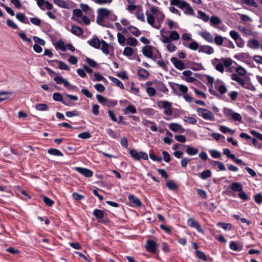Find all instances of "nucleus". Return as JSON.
I'll return each mask as SVG.
<instances>
[{
  "label": "nucleus",
  "mask_w": 262,
  "mask_h": 262,
  "mask_svg": "<svg viewBox=\"0 0 262 262\" xmlns=\"http://www.w3.org/2000/svg\"><path fill=\"white\" fill-rule=\"evenodd\" d=\"M181 9L183 10L184 13L187 15L192 16L194 15V12L193 9L190 6V5L185 1L183 3L182 7L181 8Z\"/></svg>",
  "instance_id": "18"
},
{
  "label": "nucleus",
  "mask_w": 262,
  "mask_h": 262,
  "mask_svg": "<svg viewBox=\"0 0 262 262\" xmlns=\"http://www.w3.org/2000/svg\"><path fill=\"white\" fill-rule=\"evenodd\" d=\"M74 169L78 172L83 175L86 178H90L93 176V172L90 169L80 167H75Z\"/></svg>",
  "instance_id": "15"
},
{
  "label": "nucleus",
  "mask_w": 262,
  "mask_h": 262,
  "mask_svg": "<svg viewBox=\"0 0 262 262\" xmlns=\"http://www.w3.org/2000/svg\"><path fill=\"white\" fill-rule=\"evenodd\" d=\"M54 3L61 8L68 9L69 8V4L63 0H54Z\"/></svg>",
  "instance_id": "33"
},
{
  "label": "nucleus",
  "mask_w": 262,
  "mask_h": 262,
  "mask_svg": "<svg viewBox=\"0 0 262 262\" xmlns=\"http://www.w3.org/2000/svg\"><path fill=\"white\" fill-rule=\"evenodd\" d=\"M215 88L221 94L226 93L227 91V88L224 84L216 85Z\"/></svg>",
  "instance_id": "48"
},
{
  "label": "nucleus",
  "mask_w": 262,
  "mask_h": 262,
  "mask_svg": "<svg viewBox=\"0 0 262 262\" xmlns=\"http://www.w3.org/2000/svg\"><path fill=\"white\" fill-rule=\"evenodd\" d=\"M236 46L239 48H243L245 45V41L241 36L235 40Z\"/></svg>",
  "instance_id": "60"
},
{
  "label": "nucleus",
  "mask_w": 262,
  "mask_h": 262,
  "mask_svg": "<svg viewBox=\"0 0 262 262\" xmlns=\"http://www.w3.org/2000/svg\"><path fill=\"white\" fill-rule=\"evenodd\" d=\"M211 156L214 158H220L221 157V153L215 149H211L209 150Z\"/></svg>",
  "instance_id": "56"
},
{
  "label": "nucleus",
  "mask_w": 262,
  "mask_h": 262,
  "mask_svg": "<svg viewBox=\"0 0 262 262\" xmlns=\"http://www.w3.org/2000/svg\"><path fill=\"white\" fill-rule=\"evenodd\" d=\"M211 64L217 71L223 73L224 68L223 63L221 59L215 58L211 60Z\"/></svg>",
  "instance_id": "10"
},
{
  "label": "nucleus",
  "mask_w": 262,
  "mask_h": 262,
  "mask_svg": "<svg viewBox=\"0 0 262 262\" xmlns=\"http://www.w3.org/2000/svg\"><path fill=\"white\" fill-rule=\"evenodd\" d=\"M221 60L223 63L224 67L229 68L233 63V61L230 58H222Z\"/></svg>",
  "instance_id": "37"
},
{
  "label": "nucleus",
  "mask_w": 262,
  "mask_h": 262,
  "mask_svg": "<svg viewBox=\"0 0 262 262\" xmlns=\"http://www.w3.org/2000/svg\"><path fill=\"white\" fill-rule=\"evenodd\" d=\"M177 86L179 91L181 92L184 93V94L187 93V92H188V89L186 85L183 84H177Z\"/></svg>",
  "instance_id": "58"
},
{
  "label": "nucleus",
  "mask_w": 262,
  "mask_h": 262,
  "mask_svg": "<svg viewBox=\"0 0 262 262\" xmlns=\"http://www.w3.org/2000/svg\"><path fill=\"white\" fill-rule=\"evenodd\" d=\"M167 25L169 29H171L172 28H178L179 27V25L177 23L174 22L172 20L167 19Z\"/></svg>",
  "instance_id": "50"
},
{
  "label": "nucleus",
  "mask_w": 262,
  "mask_h": 262,
  "mask_svg": "<svg viewBox=\"0 0 262 262\" xmlns=\"http://www.w3.org/2000/svg\"><path fill=\"white\" fill-rule=\"evenodd\" d=\"M184 2L182 0H171L170 4L171 6H176L181 9Z\"/></svg>",
  "instance_id": "43"
},
{
  "label": "nucleus",
  "mask_w": 262,
  "mask_h": 262,
  "mask_svg": "<svg viewBox=\"0 0 262 262\" xmlns=\"http://www.w3.org/2000/svg\"><path fill=\"white\" fill-rule=\"evenodd\" d=\"M78 137L81 139H87L91 137V135L89 132H85L79 134L78 135Z\"/></svg>",
  "instance_id": "49"
},
{
  "label": "nucleus",
  "mask_w": 262,
  "mask_h": 262,
  "mask_svg": "<svg viewBox=\"0 0 262 262\" xmlns=\"http://www.w3.org/2000/svg\"><path fill=\"white\" fill-rule=\"evenodd\" d=\"M117 38L118 42L121 45L123 46L126 39L125 36L120 33H118L117 34Z\"/></svg>",
  "instance_id": "47"
},
{
  "label": "nucleus",
  "mask_w": 262,
  "mask_h": 262,
  "mask_svg": "<svg viewBox=\"0 0 262 262\" xmlns=\"http://www.w3.org/2000/svg\"><path fill=\"white\" fill-rule=\"evenodd\" d=\"M37 4L38 7L42 10H50L52 9V5L48 1L45 0H37Z\"/></svg>",
  "instance_id": "13"
},
{
  "label": "nucleus",
  "mask_w": 262,
  "mask_h": 262,
  "mask_svg": "<svg viewBox=\"0 0 262 262\" xmlns=\"http://www.w3.org/2000/svg\"><path fill=\"white\" fill-rule=\"evenodd\" d=\"M35 108L40 111H46L48 109V106L46 104H37L35 105Z\"/></svg>",
  "instance_id": "52"
},
{
  "label": "nucleus",
  "mask_w": 262,
  "mask_h": 262,
  "mask_svg": "<svg viewBox=\"0 0 262 262\" xmlns=\"http://www.w3.org/2000/svg\"><path fill=\"white\" fill-rule=\"evenodd\" d=\"M53 98L57 101H62L63 98L61 94L59 93H55L53 95Z\"/></svg>",
  "instance_id": "64"
},
{
  "label": "nucleus",
  "mask_w": 262,
  "mask_h": 262,
  "mask_svg": "<svg viewBox=\"0 0 262 262\" xmlns=\"http://www.w3.org/2000/svg\"><path fill=\"white\" fill-rule=\"evenodd\" d=\"M198 17L203 20L205 21H208L209 20V17L205 13L202 12L201 10H199Z\"/></svg>",
  "instance_id": "35"
},
{
  "label": "nucleus",
  "mask_w": 262,
  "mask_h": 262,
  "mask_svg": "<svg viewBox=\"0 0 262 262\" xmlns=\"http://www.w3.org/2000/svg\"><path fill=\"white\" fill-rule=\"evenodd\" d=\"M54 80L58 84L63 83L65 87L68 88L70 90H73L76 88L75 86L71 85L70 82L66 79L63 78L61 76L55 77Z\"/></svg>",
  "instance_id": "8"
},
{
  "label": "nucleus",
  "mask_w": 262,
  "mask_h": 262,
  "mask_svg": "<svg viewBox=\"0 0 262 262\" xmlns=\"http://www.w3.org/2000/svg\"><path fill=\"white\" fill-rule=\"evenodd\" d=\"M211 173L209 170H206L200 174V177L203 179H206L211 176Z\"/></svg>",
  "instance_id": "51"
},
{
  "label": "nucleus",
  "mask_w": 262,
  "mask_h": 262,
  "mask_svg": "<svg viewBox=\"0 0 262 262\" xmlns=\"http://www.w3.org/2000/svg\"><path fill=\"white\" fill-rule=\"evenodd\" d=\"M223 113L225 116L230 117L234 121L241 122L242 120L241 115L230 108H224Z\"/></svg>",
  "instance_id": "6"
},
{
  "label": "nucleus",
  "mask_w": 262,
  "mask_h": 262,
  "mask_svg": "<svg viewBox=\"0 0 262 262\" xmlns=\"http://www.w3.org/2000/svg\"><path fill=\"white\" fill-rule=\"evenodd\" d=\"M128 200L130 206L132 207H139L142 206V203L140 199L133 194L129 195Z\"/></svg>",
  "instance_id": "14"
},
{
  "label": "nucleus",
  "mask_w": 262,
  "mask_h": 262,
  "mask_svg": "<svg viewBox=\"0 0 262 262\" xmlns=\"http://www.w3.org/2000/svg\"><path fill=\"white\" fill-rule=\"evenodd\" d=\"M199 247H194V254L195 256L200 260L204 261H207L208 260L207 257L204 252L199 250L198 249Z\"/></svg>",
  "instance_id": "20"
},
{
  "label": "nucleus",
  "mask_w": 262,
  "mask_h": 262,
  "mask_svg": "<svg viewBox=\"0 0 262 262\" xmlns=\"http://www.w3.org/2000/svg\"><path fill=\"white\" fill-rule=\"evenodd\" d=\"M88 42L90 46L96 49H100L101 45V41L97 37H95L92 39L89 40Z\"/></svg>",
  "instance_id": "23"
},
{
  "label": "nucleus",
  "mask_w": 262,
  "mask_h": 262,
  "mask_svg": "<svg viewBox=\"0 0 262 262\" xmlns=\"http://www.w3.org/2000/svg\"><path fill=\"white\" fill-rule=\"evenodd\" d=\"M199 53H203L208 55H211L214 52V49L210 46L201 45L199 48Z\"/></svg>",
  "instance_id": "16"
},
{
  "label": "nucleus",
  "mask_w": 262,
  "mask_h": 262,
  "mask_svg": "<svg viewBox=\"0 0 262 262\" xmlns=\"http://www.w3.org/2000/svg\"><path fill=\"white\" fill-rule=\"evenodd\" d=\"M134 54V50L129 47H127L124 48L123 52V54L127 57H130Z\"/></svg>",
  "instance_id": "38"
},
{
  "label": "nucleus",
  "mask_w": 262,
  "mask_h": 262,
  "mask_svg": "<svg viewBox=\"0 0 262 262\" xmlns=\"http://www.w3.org/2000/svg\"><path fill=\"white\" fill-rule=\"evenodd\" d=\"M94 215L98 219H102L103 217V212L99 209H95L93 211Z\"/></svg>",
  "instance_id": "55"
},
{
  "label": "nucleus",
  "mask_w": 262,
  "mask_h": 262,
  "mask_svg": "<svg viewBox=\"0 0 262 262\" xmlns=\"http://www.w3.org/2000/svg\"><path fill=\"white\" fill-rule=\"evenodd\" d=\"M146 14L147 23L152 27L157 29H160L165 18L164 13L161 12L154 15L148 14V13Z\"/></svg>",
  "instance_id": "2"
},
{
  "label": "nucleus",
  "mask_w": 262,
  "mask_h": 262,
  "mask_svg": "<svg viewBox=\"0 0 262 262\" xmlns=\"http://www.w3.org/2000/svg\"><path fill=\"white\" fill-rule=\"evenodd\" d=\"M187 224L189 226L192 228H195L199 232H203V230L202 229L201 225L197 221H195L194 219H189L187 220Z\"/></svg>",
  "instance_id": "12"
},
{
  "label": "nucleus",
  "mask_w": 262,
  "mask_h": 262,
  "mask_svg": "<svg viewBox=\"0 0 262 262\" xmlns=\"http://www.w3.org/2000/svg\"><path fill=\"white\" fill-rule=\"evenodd\" d=\"M199 35L206 41L210 43L213 42V36L210 32L207 31H204L199 32Z\"/></svg>",
  "instance_id": "21"
},
{
  "label": "nucleus",
  "mask_w": 262,
  "mask_h": 262,
  "mask_svg": "<svg viewBox=\"0 0 262 262\" xmlns=\"http://www.w3.org/2000/svg\"><path fill=\"white\" fill-rule=\"evenodd\" d=\"M217 225L226 231L230 230L232 227V225L230 223H219Z\"/></svg>",
  "instance_id": "42"
},
{
  "label": "nucleus",
  "mask_w": 262,
  "mask_h": 262,
  "mask_svg": "<svg viewBox=\"0 0 262 262\" xmlns=\"http://www.w3.org/2000/svg\"><path fill=\"white\" fill-rule=\"evenodd\" d=\"M54 46L57 50H61L62 51H66L67 50L66 45L61 40L54 42Z\"/></svg>",
  "instance_id": "25"
},
{
  "label": "nucleus",
  "mask_w": 262,
  "mask_h": 262,
  "mask_svg": "<svg viewBox=\"0 0 262 262\" xmlns=\"http://www.w3.org/2000/svg\"><path fill=\"white\" fill-rule=\"evenodd\" d=\"M94 88L98 92L100 93L103 92L105 90V87L101 83H97L95 84Z\"/></svg>",
  "instance_id": "61"
},
{
  "label": "nucleus",
  "mask_w": 262,
  "mask_h": 262,
  "mask_svg": "<svg viewBox=\"0 0 262 262\" xmlns=\"http://www.w3.org/2000/svg\"><path fill=\"white\" fill-rule=\"evenodd\" d=\"M129 154L130 156L136 160H140L141 159L147 160L148 158L147 153L143 151L138 152L135 149L130 150Z\"/></svg>",
  "instance_id": "7"
},
{
  "label": "nucleus",
  "mask_w": 262,
  "mask_h": 262,
  "mask_svg": "<svg viewBox=\"0 0 262 262\" xmlns=\"http://www.w3.org/2000/svg\"><path fill=\"white\" fill-rule=\"evenodd\" d=\"M169 129L173 132L184 133L185 129L182 126L177 123H171L169 124Z\"/></svg>",
  "instance_id": "19"
},
{
  "label": "nucleus",
  "mask_w": 262,
  "mask_h": 262,
  "mask_svg": "<svg viewBox=\"0 0 262 262\" xmlns=\"http://www.w3.org/2000/svg\"><path fill=\"white\" fill-rule=\"evenodd\" d=\"M123 111L125 115L135 114L137 112V110L135 107L132 105L127 106L125 108L123 109Z\"/></svg>",
  "instance_id": "27"
},
{
  "label": "nucleus",
  "mask_w": 262,
  "mask_h": 262,
  "mask_svg": "<svg viewBox=\"0 0 262 262\" xmlns=\"http://www.w3.org/2000/svg\"><path fill=\"white\" fill-rule=\"evenodd\" d=\"M158 106L164 110V114L167 116V117L165 118V119L169 120L171 119V116L173 114V110L172 107V103L169 101L164 100L161 101L158 103Z\"/></svg>",
  "instance_id": "4"
},
{
  "label": "nucleus",
  "mask_w": 262,
  "mask_h": 262,
  "mask_svg": "<svg viewBox=\"0 0 262 262\" xmlns=\"http://www.w3.org/2000/svg\"><path fill=\"white\" fill-rule=\"evenodd\" d=\"M128 31L135 36H138L141 34L140 31L135 27L129 26L127 28Z\"/></svg>",
  "instance_id": "32"
},
{
  "label": "nucleus",
  "mask_w": 262,
  "mask_h": 262,
  "mask_svg": "<svg viewBox=\"0 0 262 262\" xmlns=\"http://www.w3.org/2000/svg\"><path fill=\"white\" fill-rule=\"evenodd\" d=\"M110 79L117 86L119 87L121 89H124V86L122 82L119 79L113 77H109Z\"/></svg>",
  "instance_id": "34"
},
{
  "label": "nucleus",
  "mask_w": 262,
  "mask_h": 262,
  "mask_svg": "<svg viewBox=\"0 0 262 262\" xmlns=\"http://www.w3.org/2000/svg\"><path fill=\"white\" fill-rule=\"evenodd\" d=\"M71 32L74 35L80 36L82 34V29L77 26H72L71 29Z\"/></svg>",
  "instance_id": "26"
},
{
  "label": "nucleus",
  "mask_w": 262,
  "mask_h": 262,
  "mask_svg": "<svg viewBox=\"0 0 262 262\" xmlns=\"http://www.w3.org/2000/svg\"><path fill=\"white\" fill-rule=\"evenodd\" d=\"M170 61L174 67L178 70H182L185 69V64L184 62L179 59L173 57L171 58Z\"/></svg>",
  "instance_id": "17"
},
{
  "label": "nucleus",
  "mask_w": 262,
  "mask_h": 262,
  "mask_svg": "<svg viewBox=\"0 0 262 262\" xmlns=\"http://www.w3.org/2000/svg\"><path fill=\"white\" fill-rule=\"evenodd\" d=\"M235 71L240 76H245L247 72L246 70L240 66L236 68Z\"/></svg>",
  "instance_id": "46"
},
{
  "label": "nucleus",
  "mask_w": 262,
  "mask_h": 262,
  "mask_svg": "<svg viewBox=\"0 0 262 262\" xmlns=\"http://www.w3.org/2000/svg\"><path fill=\"white\" fill-rule=\"evenodd\" d=\"M210 23L212 25H216L221 23V19L216 16H212L210 19Z\"/></svg>",
  "instance_id": "53"
},
{
  "label": "nucleus",
  "mask_w": 262,
  "mask_h": 262,
  "mask_svg": "<svg viewBox=\"0 0 262 262\" xmlns=\"http://www.w3.org/2000/svg\"><path fill=\"white\" fill-rule=\"evenodd\" d=\"M183 121L191 124H195L197 122V120L195 118L186 116L184 117Z\"/></svg>",
  "instance_id": "44"
},
{
  "label": "nucleus",
  "mask_w": 262,
  "mask_h": 262,
  "mask_svg": "<svg viewBox=\"0 0 262 262\" xmlns=\"http://www.w3.org/2000/svg\"><path fill=\"white\" fill-rule=\"evenodd\" d=\"M196 112L199 116L202 117L205 120L214 121L215 116L214 114L209 110L204 108H198Z\"/></svg>",
  "instance_id": "5"
},
{
  "label": "nucleus",
  "mask_w": 262,
  "mask_h": 262,
  "mask_svg": "<svg viewBox=\"0 0 262 262\" xmlns=\"http://www.w3.org/2000/svg\"><path fill=\"white\" fill-rule=\"evenodd\" d=\"M16 17L18 20H19L20 21H21L23 23H25V24L28 23V21L26 16L23 13H19L16 14Z\"/></svg>",
  "instance_id": "39"
},
{
  "label": "nucleus",
  "mask_w": 262,
  "mask_h": 262,
  "mask_svg": "<svg viewBox=\"0 0 262 262\" xmlns=\"http://www.w3.org/2000/svg\"><path fill=\"white\" fill-rule=\"evenodd\" d=\"M166 186L170 190H174L177 189V185L172 181H168L166 184Z\"/></svg>",
  "instance_id": "54"
},
{
  "label": "nucleus",
  "mask_w": 262,
  "mask_h": 262,
  "mask_svg": "<svg viewBox=\"0 0 262 262\" xmlns=\"http://www.w3.org/2000/svg\"><path fill=\"white\" fill-rule=\"evenodd\" d=\"M117 19V16L115 15L112 10L105 8H101L98 10L97 22L98 24L104 26V23L107 20L115 21Z\"/></svg>",
  "instance_id": "1"
},
{
  "label": "nucleus",
  "mask_w": 262,
  "mask_h": 262,
  "mask_svg": "<svg viewBox=\"0 0 262 262\" xmlns=\"http://www.w3.org/2000/svg\"><path fill=\"white\" fill-rule=\"evenodd\" d=\"M224 41V38L220 35H216L214 38H213V41L217 46L222 45Z\"/></svg>",
  "instance_id": "45"
},
{
  "label": "nucleus",
  "mask_w": 262,
  "mask_h": 262,
  "mask_svg": "<svg viewBox=\"0 0 262 262\" xmlns=\"http://www.w3.org/2000/svg\"><path fill=\"white\" fill-rule=\"evenodd\" d=\"M140 7V5H128L126 10L130 13L135 14L138 10H139Z\"/></svg>",
  "instance_id": "28"
},
{
  "label": "nucleus",
  "mask_w": 262,
  "mask_h": 262,
  "mask_svg": "<svg viewBox=\"0 0 262 262\" xmlns=\"http://www.w3.org/2000/svg\"><path fill=\"white\" fill-rule=\"evenodd\" d=\"M231 189L234 191H238L240 192L243 190V186L242 185L237 183V182H233L232 183L231 186Z\"/></svg>",
  "instance_id": "30"
},
{
  "label": "nucleus",
  "mask_w": 262,
  "mask_h": 262,
  "mask_svg": "<svg viewBox=\"0 0 262 262\" xmlns=\"http://www.w3.org/2000/svg\"><path fill=\"white\" fill-rule=\"evenodd\" d=\"M96 98L99 103L107 106H110L113 103L112 101H110L101 95H97Z\"/></svg>",
  "instance_id": "22"
},
{
  "label": "nucleus",
  "mask_w": 262,
  "mask_h": 262,
  "mask_svg": "<svg viewBox=\"0 0 262 262\" xmlns=\"http://www.w3.org/2000/svg\"><path fill=\"white\" fill-rule=\"evenodd\" d=\"M229 34L231 36V37L234 39L235 41V40H237V38H238L240 37V35L239 34L234 30H231L230 31Z\"/></svg>",
  "instance_id": "63"
},
{
  "label": "nucleus",
  "mask_w": 262,
  "mask_h": 262,
  "mask_svg": "<svg viewBox=\"0 0 262 262\" xmlns=\"http://www.w3.org/2000/svg\"><path fill=\"white\" fill-rule=\"evenodd\" d=\"M180 39V35L176 31H171L169 36L163 37V43H169L172 40H178Z\"/></svg>",
  "instance_id": "9"
},
{
  "label": "nucleus",
  "mask_w": 262,
  "mask_h": 262,
  "mask_svg": "<svg viewBox=\"0 0 262 262\" xmlns=\"http://www.w3.org/2000/svg\"><path fill=\"white\" fill-rule=\"evenodd\" d=\"M58 68L63 70H69L70 68L67 63L62 61H58Z\"/></svg>",
  "instance_id": "59"
},
{
  "label": "nucleus",
  "mask_w": 262,
  "mask_h": 262,
  "mask_svg": "<svg viewBox=\"0 0 262 262\" xmlns=\"http://www.w3.org/2000/svg\"><path fill=\"white\" fill-rule=\"evenodd\" d=\"M219 129L223 134L229 133L231 135H233L234 133V130L224 125H220Z\"/></svg>",
  "instance_id": "29"
},
{
  "label": "nucleus",
  "mask_w": 262,
  "mask_h": 262,
  "mask_svg": "<svg viewBox=\"0 0 262 262\" xmlns=\"http://www.w3.org/2000/svg\"><path fill=\"white\" fill-rule=\"evenodd\" d=\"M150 11L151 14L150 15H155L156 14H159V13L162 12V11L160 10V9L157 7L152 6L150 8Z\"/></svg>",
  "instance_id": "62"
},
{
  "label": "nucleus",
  "mask_w": 262,
  "mask_h": 262,
  "mask_svg": "<svg viewBox=\"0 0 262 262\" xmlns=\"http://www.w3.org/2000/svg\"><path fill=\"white\" fill-rule=\"evenodd\" d=\"M247 46L252 49H257L259 48L260 43L257 40L251 39L248 41Z\"/></svg>",
  "instance_id": "24"
},
{
  "label": "nucleus",
  "mask_w": 262,
  "mask_h": 262,
  "mask_svg": "<svg viewBox=\"0 0 262 262\" xmlns=\"http://www.w3.org/2000/svg\"><path fill=\"white\" fill-rule=\"evenodd\" d=\"M198 149L192 146H187L186 152L190 156L195 155L198 153Z\"/></svg>",
  "instance_id": "31"
},
{
  "label": "nucleus",
  "mask_w": 262,
  "mask_h": 262,
  "mask_svg": "<svg viewBox=\"0 0 262 262\" xmlns=\"http://www.w3.org/2000/svg\"><path fill=\"white\" fill-rule=\"evenodd\" d=\"M126 44L127 45L136 47L138 44V41L133 37H129L126 39Z\"/></svg>",
  "instance_id": "41"
},
{
  "label": "nucleus",
  "mask_w": 262,
  "mask_h": 262,
  "mask_svg": "<svg viewBox=\"0 0 262 262\" xmlns=\"http://www.w3.org/2000/svg\"><path fill=\"white\" fill-rule=\"evenodd\" d=\"M139 10H138L136 13H135L136 14V16L139 20H140L141 21L144 20V15L143 12V10L142 9V7H140Z\"/></svg>",
  "instance_id": "36"
},
{
  "label": "nucleus",
  "mask_w": 262,
  "mask_h": 262,
  "mask_svg": "<svg viewBox=\"0 0 262 262\" xmlns=\"http://www.w3.org/2000/svg\"><path fill=\"white\" fill-rule=\"evenodd\" d=\"M100 49L102 50V52L106 55L110 54L111 52H113L114 50V47L112 46L108 45L104 40L101 41V45Z\"/></svg>",
  "instance_id": "11"
},
{
  "label": "nucleus",
  "mask_w": 262,
  "mask_h": 262,
  "mask_svg": "<svg viewBox=\"0 0 262 262\" xmlns=\"http://www.w3.org/2000/svg\"><path fill=\"white\" fill-rule=\"evenodd\" d=\"M48 152L52 155L57 156H62V153L58 149L55 148H51L48 149Z\"/></svg>",
  "instance_id": "40"
},
{
  "label": "nucleus",
  "mask_w": 262,
  "mask_h": 262,
  "mask_svg": "<svg viewBox=\"0 0 262 262\" xmlns=\"http://www.w3.org/2000/svg\"><path fill=\"white\" fill-rule=\"evenodd\" d=\"M42 198H43V202L47 205L51 207L53 205L54 201L52 200H51V199H50L49 198L46 196H43Z\"/></svg>",
  "instance_id": "57"
},
{
  "label": "nucleus",
  "mask_w": 262,
  "mask_h": 262,
  "mask_svg": "<svg viewBox=\"0 0 262 262\" xmlns=\"http://www.w3.org/2000/svg\"><path fill=\"white\" fill-rule=\"evenodd\" d=\"M143 54L147 58L156 60L160 56V53L156 48L151 46H146L142 48Z\"/></svg>",
  "instance_id": "3"
}]
</instances>
